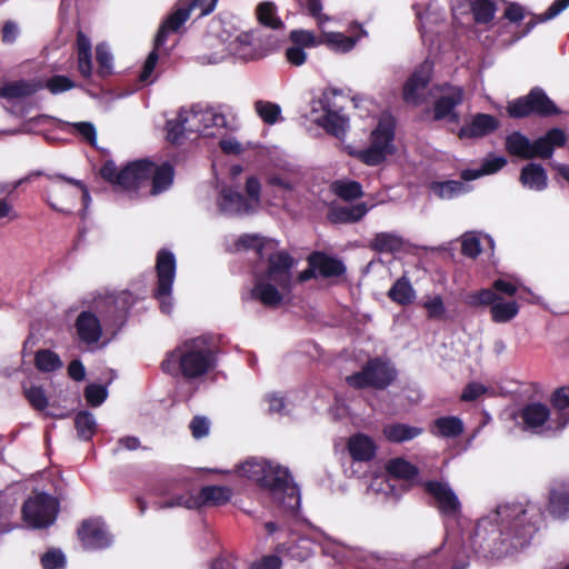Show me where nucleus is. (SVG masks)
I'll list each match as a JSON object with an SVG mask.
<instances>
[{
	"label": "nucleus",
	"instance_id": "nucleus-1",
	"mask_svg": "<svg viewBox=\"0 0 569 569\" xmlns=\"http://www.w3.org/2000/svg\"><path fill=\"white\" fill-rule=\"evenodd\" d=\"M99 173L103 180L122 190L136 191L151 183V194H159L172 184L174 170L169 162L157 166L148 159L131 161L118 170L114 161L107 160Z\"/></svg>",
	"mask_w": 569,
	"mask_h": 569
},
{
	"label": "nucleus",
	"instance_id": "nucleus-2",
	"mask_svg": "<svg viewBox=\"0 0 569 569\" xmlns=\"http://www.w3.org/2000/svg\"><path fill=\"white\" fill-rule=\"evenodd\" d=\"M217 366V350L209 337L188 339L166 353L160 363L163 373L186 380L200 378Z\"/></svg>",
	"mask_w": 569,
	"mask_h": 569
},
{
	"label": "nucleus",
	"instance_id": "nucleus-3",
	"mask_svg": "<svg viewBox=\"0 0 569 569\" xmlns=\"http://www.w3.org/2000/svg\"><path fill=\"white\" fill-rule=\"evenodd\" d=\"M239 472L278 498L286 512L295 513L299 509V488L290 485L291 475L287 468L268 461L248 460L239 466Z\"/></svg>",
	"mask_w": 569,
	"mask_h": 569
},
{
	"label": "nucleus",
	"instance_id": "nucleus-4",
	"mask_svg": "<svg viewBox=\"0 0 569 569\" xmlns=\"http://www.w3.org/2000/svg\"><path fill=\"white\" fill-rule=\"evenodd\" d=\"M497 538L492 545L488 543L489 551L519 549L527 546L537 531L536 526L527 520V509L520 503L505 505L497 508Z\"/></svg>",
	"mask_w": 569,
	"mask_h": 569
},
{
	"label": "nucleus",
	"instance_id": "nucleus-5",
	"mask_svg": "<svg viewBox=\"0 0 569 569\" xmlns=\"http://www.w3.org/2000/svg\"><path fill=\"white\" fill-rule=\"evenodd\" d=\"M397 377L398 371L389 359L375 357L369 358L360 371L347 376L346 382L356 390H386L393 385Z\"/></svg>",
	"mask_w": 569,
	"mask_h": 569
},
{
	"label": "nucleus",
	"instance_id": "nucleus-6",
	"mask_svg": "<svg viewBox=\"0 0 569 569\" xmlns=\"http://www.w3.org/2000/svg\"><path fill=\"white\" fill-rule=\"evenodd\" d=\"M246 193L243 196L238 188L226 186L220 190L218 206L223 212L236 216L252 213L260 203L261 183L256 176L246 180Z\"/></svg>",
	"mask_w": 569,
	"mask_h": 569
},
{
	"label": "nucleus",
	"instance_id": "nucleus-7",
	"mask_svg": "<svg viewBox=\"0 0 569 569\" xmlns=\"http://www.w3.org/2000/svg\"><path fill=\"white\" fill-rule=\"evenodd\" d=\"M506 110L511 119H523L531 116L549 118L561 113L560 108L538 86L531 88L526 96L509 101Z\"/></svg>",
	"mask_w": 569,
	"mask_h": 569
},
{
	"label": "nucleus",
	"instance_id": "nucleus-8",
	"mask_svg": "<svg viewBox=\"0 0 569 569\" xmlns=\"http://www.w3.org/2000/svg\"><path fill=\"white\" fill-rule=\"evenodd\" d=\"M436 88L441 94L432 102V120L459 124L461 118L457 109L463 103L465 89L450 82H443Z\"/></svg>",
	"mask_w": 569,
	"mask_h": 569
},
{
	"label": "nucleus",
	"instance_id": "nucleus-9",
	"mask_svg": "<svg viewBox=\"0 0 569 569\" xmlns=\"http://www.w3.org/2000/svg\"><path fill=\"white\" fill-rule=\"evenodd\" d=\"M59 509V502L46 492L36 493L22 506L23 519L34 528H46L53 523Z\"/></svg>",
	"mask_w": 569,
	"mask_h": 569
},
{
	"label": "nucleus",
	"instance_id": "nucleus-10",
	"mask_svg": "<svg viewBox=\"0 0 569 569\" xmlns=\"http://www.w3.org/2000/svg\"><path fill=\"white\" fill-rule=\"evenodd\" d=\"M422 487L432 499L430 506L436 508L442 518L456 519L460 516L461 502L448 482L427 480Z\"/></svg>",
	"mask_w": 569,
	"mask_h": 569
},
{
	"label": "nucleus",
	"instance_id": "nucleus-11",
	"mask_svg": "<svg viewBox=\"0 0 569 569\" xmlns=\"http://www.w3.org/2000/svg\"><path fill=\"white\" fill-rule=\"evenodd\" d=\"M295 259L287 251H277L268 256V267L258 276L268 279L279 287L281 291L292 290V268Z\"/></svg>",
	"mask_w": 569,
	"mask_h": 569
},
{
	"label": "nucleus",
	"instance_id": "nucleus-12",
	"mask_svg": "<svg viewBox=\"0 0 569 569\" xmlns=\"http://www.w3.org/2000/svg\"><path fill=\"white\" fill-rule=\"evenodd\" d=\"M432 62L425 60L409 76L402 87V99L408 104L420 106L432 79Z\"/></svg>",
	"mask_w": 569,
	"mask_h": 569
},
{
	"label": "nucleus",
	"instance_id": "nucleus-13",
	"mask_svg": "<svg viewBox=\"0 0 569 569\" xmlns=\"http://www.w3.org/2000/svg\"><path fill=\"white\" fill-rule=\"evenodd\" d=\"M289 46L284 51L286 60L295 67H300L307 61L305 49L316 48L322 44L321 38L315 32L303 29H295L289 33Z\"/></svg>",
	"mask_w": 569,
	"mask_h": 569
},
{
	"label": "nucleus",
	"instance_id": "nucleus-14",
	"mask_svg": "<svg viewBox=\"0 0 569 569\" xmlns=\"http://www.w3.org/2000/svg\"><path fill=\"white\" fill-rule=\"evenodd\" d=\"M156 271L158 280L153 293L154 298L160 299L169 297L176 276V258L171 251L161 249L157 253Z\"/></svg>",
	"mask_w": 569,
	"mask_h": 569
},
{
	"label": "nucleus",
	"instance_id": "nucleus-15",
	"mask_svg": "<svg viewBox=\"0 0 569 569\" xmlns=\"http://www.w3.org/2000/svg\"><path fill=\"white\" fill-rule=\"evenodd\" d=\"M98 306H103L100 312L104 326L120 328L127 320L132 300L129 293L123 292L117 297L106 298Z\"/></svg>",
	"mask_w": 569,
	"mask_h": 569
},
{
	"label": "nucleus",
	"instance_id": "nucleus-16",
	"mask_svg": "<svg viewBox=\"0 0 569 569\" xmlns=\"http://www.w3.org/2000/svg\"><path fill=\"white\" fill-rule=\"evenodd\" d=\"M337 91L326 90L322 92L319 102L320 108L323 111V116L318 121L319 126H321L329 134L341 139L345 137L348 119L341 116L338 111L333 110L330 104L331 96H335Z\"/></svg>",
	"mask_w": 569,
	"mask_h": 569
},
{
	"label": "nucleus",
	"instance_id": "nucleus-17",
	"mask_svg": "<svg viewBox=\"0 0 569 569\" xmlns=\"http://www.w3.org/2000/svg\"><path fill=\"white\" fill-rule=\"evenodd\" d=\"M77 535L86 549H103L111 543V537L99 519H84L78 528Z\"/></svg>",
	"mask_w": 569,
	"mask_h": 569
},
{
	"label": "nucleus",
	"instance_id": "nucleus-18",
	"mask_svg": "<svg viewBox=\"0 0 569 569\" xmlns=\"http://www.w3.org/2000/svg\"><path fill=\"white\" fill-rule=\"evenodd\" d=\"M74 328L79 341L87 346L98 343L103 333L100 318L89 310H83L77 316Z\"/></svg>",
	"mask_w": 569,
	"mask_h": 569
},
{
	"label": "nucleus",
	"instance_id": "nucleus-19",
	"mask_svg": "<svg viewBox=\"0 0 569 569\" xmlns=\"http://www.w3.org/2000/svg\"><path fill=\"white\" fill-rule=\"evenodd\" d=\"M499 120L488 113H476L470 123L462 126L457 136L459 139H477L493 133L499 128Z\"/></svg>",
	"mask_w": 569,
	"mask_h": 569
},
{
	"label": "nucleus",
	"instance_id": "nucleus-20",
	"mask_svg": "<svg viewBox=\"0 0 569 569\" xmlns=\"http://www.w3.org/2000/svg\"><path fill=\"white\" fill-rule=\"evenodd\" d=\"M566 142L567 137L565 131L559 128H552L548 130L545 136L531 142L530 159H550L555 148L563 147Z\"/></svg>",
	"mask_w": 569,
	"mask_h": 569
},
{
	"label": "nucleus",
	"instance_id": "nucleus-21",
	"mask_svg": "<svg viewBox=\"0 0 569 569\" xmlns=\"http://www.w3.org/2000/svg\"><path fill=\"white\" fill-rule=\"evenodd\" d=\"M188 6H184L183 0H179L173 11L161 23L156 37V47H162L170 32H176L180 27L188 21L191 14Z\"/></svg>",
	"mask_w": 569,
	"mask_h": 569
},
{
	"label": "nucleus",
	"instance_id": "nucleus-22",
	"mask_svg": "<svg viewBox=\"0 0 569 569\" xmlns=\"http://www.w3.org/2000/svg\"><path fill=\"white\" fill-rule=\"evenodd\" d=\"M278 288L273 282L256 274L251 297L264 307L276 308L283 300V296Z\"/></svg>",
	"mask_w": 569,
	"mask_h": 569
},
{
	"label": "nucleus",
	"instance_id": "nucleus-23",
	"mask_svg": "<svg viewBox=\"0 0 569 569\" xmlns=\"http://www.w3.org/2000/svg\"><path fill=\"white\" fill-rule=\"evenodd\" d=\"M307 261L308 264L316 268L323 278L340 277L346 272V267L340 259L322 251H313L309 254Z\"/></svg>",
	"mask_w": 569,
	"mask_h": 569
},
{
	"label": "nucleus",
	"instance_id": "nucleus-24",
	"mask_svg": "<svg viewBox=\"0 0 569 569\" xmlns=\"http://www.w3.org/2000/svg\"><path fill=\"white\" fill-rule=\"evenodd\" d=\"M548 511L555 518H563L569 513V481H556L550 488Z\"/></svg>",
	"mask_w": 569,
	"mask_h": 569
},
{
	"label": "nucleus",
	"instance_id": "nucleus-25",
	"mask_svg": "<svg viewBox=\"0 0 569 569\" xmlns=\"http://www.w3.org/2000/svg\"><path fill=\"white\" fill-rule=\"evenodd\" d=\"M552 407L551 423L555 429L561 430L569 423V387L557 388L550 398Z\"/></svg>",
	"mask_w": 569,
	"mask_h": 569
},
{
	"label": "nucleus",
	"instance_id": "nucleus-26",
	"mask_svg": "<svg viewBox=\"0 0 569 569\" xmlns=\"http://www.w3.org/2000/svg\"><path fill=\"white\" fill-rule=\"evenodd\" d=\"M522 423L528 430L541 428L553 417L550 409L541 402H531L526 405L519 413Z\"/></svg>",
	"mask_w": 569,
	"mask_h": 569
},
{
	"label": "nucleus",
	"instance_id": "nucleus-27",
	"mask_svg": "<svg viewBox=\"0 0 569 569\" xmlns=\"http://www.w3.org/2000/svg\"><path fill=\"white\" fill-rule=\"evenodd\" d=\"M347 449L355 461H370L377 452L375 441L365 433L351 436L348 440Z\"/></svg>",
	"mask_w": 569,
	"mask_h": 569
},
{
	"label": "nucleus",
	"instance_id": "nucleus-28",
	"mask_svg": "<svg viewBox=\"0 0 569 569\" xmlns=\"http://www.w3.org/2000/svg\"><path fill=\"white\" fill-rule=\"evenodd\" d=\"M368 212L365 202L352 206L331 207L328 212V219L332 223H355L360 221Z\"/></svg>",
	"mask_w": 569,
	"mask_h": 569
},
{
	"label": "nucleus",
	"instance_id": "nucleus-29",
	"mask_svg": "<svg viewBox=\"0 0 569 569\" xmlns=\"http://www.w3.org/2000/svg\"><path fill=\"white\" fill-rule=\"evenodd\" d=\"M519 181L526 188L542 191L547 188L548 177L543 167L536 162H529L522 167Z\"/></svg>",
	"mask_w": 569,
	"mask_h": 569
},
{
	"label": "nucleus",
	"instance_id": "nucleus-30",
	"mask_svg": "<svg viewBox=\"0 0 569 569\" xmlns=\"http://www.w3.org/2000/svg\"><path fill=\"white\" fill-rule=\"evenodd\" d=\"M190 121H192V110L190 112L180 111L176 120L167 121V139L171 143L177 144L186 131L200 132L202 130L198 124L187 127V123Z\"/></svg>",
	"mask_w": 569,
	"mask_h": 569
},
{
	"label": "nucleus",
	"instance_id": "nucleus-31",
	"mask_svg": "<svg viewBox=\"0 0 569 569\" xmlns=\"http://www.w3.org/2000/svg\"><path fill=\"white\" fill-rule=\"evenodd\" d=\"M385 438L392 443L410 441L423 433V429L407 423L395 422L386 425L382 429Z\"/></svg>",
	"mask_w": 569,
	"mask_h": 569
},
{
	"label": "nucleus",
	"instance_id": "nucleus-32",
	"mask_svg": "<svg viewBox=\"0 0 569 569\" xmlns=\"http://www.w3.org/2000/svg\"><path fill=\"white\" fill-rule=\"evenodd\" d=\"M231 498V491L222 486H204L197 495V507L203 506H222L226 505Z\"/></svg>",
	"mask_w": 569,
	"mask_h": 569
},
{
	"label": "nucleus",
	"instance_id": "nucleus-33",
	"mask_svg": "<svg viewBox=\"0 0 569 569\" xmlns=\"http://www.w3.org/2000/svg\"><path fill=\"white\" fill-rule=\"evenodd\" d=\"M77 60L79 73L89 79L92 74V48L90 39L82 31L77 33Z\"/></svg>",
	"mask_w": 569,
	"mask_h": 569
},
{
	"label": "nucleus",
	"instance_id": "nucleus-34",
	"mask_svg": "<svg viewBox=\"0 0 569 569\" xmlns=\"http://www.w3.org/2000/svg\"><path fill=\"white\" fill-rule=\"evenodd\" d=\"M77 194L63 186L53 187L48 192L47 202L56 211L70 214Z\"/></svg>",
	"mask_w": 569,
	"mask_h": 569
},
{
	"label": "nucleus",
	"instance_id": "nucleus-35",
	"mask_svg": "<svg viewBox=\"0 0 569 569\" xmlns=\"http://www.w3.org/2000/svg\"><path fill=\"white\" fill-rule=\"evenodd\" d=\"M388 298L399 306H409L416 298V291L408 277L402 276L395 281L388 291Z\"/></svg>",
	"mask_w": 569,
	"mask_h": 569
},
{
	"label": "nucleus",
	"instance_id": "nucleus-36",
	"mask_svg": "<svg viewBox=\"0 0 569 569\" xmlns=\"http://www.w3.org/2000/svg\"><path fill=\"white\" fill-rule=\"evenodd\" d=\"M370 249L379 253H393L400 251L403 247V240L400 236L390 232L376 233L369 244Z\"/></svg>",
	"mask_w": 569,
	"mask_h": 569
},
{
	"label": "nucleus",
	"instance_id": "nucleus-37",
	"mask_svg": "<svg viewBox=\"0 0 569 569\" xmlns=\"http://www.w3.org/2000/svg\"><path fill=\"white\" fill-rule=\"evenodd\" d=\"M569 7V0H555L541 14H532L526 22L519 38L527 36L537 24L553 19Z\"/></svg>",
	"mask_w": 569,
	"mask_h": 569
},
{
	"label": "nucleus",
	"instance_id": "nucleus-38",
	"mask_svg": "<svg viewBox=\"0 0 569 569\" xmlns=\"http://www.w3.org/2000/svg\"><path fill=\"white\" fill-rule=\"evenodd\" d=\"M506 150L510 156L521 159H530L531 141L519 131H515L506 138Z\"/></svg>",
	"mask_w": 569,
	"mask_h": 569
},
{
	"label": "nucleus",
	"instance_id": "nucleus-39",
	"mask_svg": "<svg viewBox=\"0 0 569 569\" xmlns=\"http://www.w3.org/2000/svg\"><path fill=\"white\" fill-rule=\"evenodd\" d=\"M38 87L27 80H17L0 88V96L6 99H19L36 93Z\"/></svg>",
	"mask_w": 569,
	"mask_h": 569
},
{
	"label": "nucleus",
	"instance_id": "nucleus-40",
	"mask_svg": "<svg viewBox=\"0 0 569 569\" xmlns=\"http://www.w3.org/2000/svg\"><path fill=\"white\" fill-rule=\"evenodd\" d=\"M332 192L345 201H352L363 196L362 186L355 180H336L331 184Z\"/></svg>",
	"mask_w": 569,
	"mask_h": 569
},
{
	"label": "nucleus",
	"instance_id": "nucleus-41",
	"mask_svg": "<svg viewBox=\"0 0 569 569\" xmlns=\"http://www.w3.org/2000/svg\"><path fill=\"white\" fill-rule=\"evenodd\" d=\"M34 366L40 372H53L62 368L59 355L50 349H39L34 355Z\"/></svg>",
	"mask_w": 569,
	"mask_h": 569
},
{
	"label": "nucleus",
	"instance_id": "nucleus-42",
	"mask_svg": "<svg viewBox=\"0 0 569 569\" xmlns=\"http://www.w3.org/2000/svg\"><path fill=\"white\" fill-rule=\"evenodd\" d=\"M74 428L80 439L91 440L97 431V422L93 415L88 410L79 411L74 417Z\"/></svg>",
	"mask_w": 569,
	"mask_h": 569
},
{
	"label": "nucleus",
	"instance_id": "nucleus-43",
	"mask_svg": "<svg viewBox=\"0 0 569 569\" xmlns=\"http://www.w3.org/2000/svg\"><path fill=\"white\" fill-rule=\"evenodd\" d=\"M433 433L445 438H456L463 432L462 421L458 417H440L433 421Z\"/></svg>",
	"mask_w": 569,
	"mask_h": 569
},
{
	"label": "nucleus",
	"instance_id": "nucleus-44",
	"mask_svg": "<svg viewBox=\"0 0 569 569\" xmlns=\"http://www.w3.org/2000/svg\"><path fill=\"white\" fill-rule=\"evenodd\" d=\"M387 471L390 476L403 480H411L419 473L418 468L403 458L391 459L387 465Z\"/></svg>",
	"mask_w": 569,
	"mask_h": 569
},
{
	"label": "nucleus",
	"instance_id": "nucleus-45",
	"mask_svg": "<svg viewBox=\"0 0 569 569\" xmlns=\"http://www.w3.org/2000/svg\"><path fill=\"white\" fill-rule=\"evenodd\" d=\"M395 139V130L390 124L379 123L371 132V146H377L388 153L393 152L392 141Z\"/></svg>",
	"mask_w": 569,
	"mask_h": 569
},
{
	"label": "nucleus",
	"instance_id": "nucleus-46",
	"mask_svg": "<svg viewBox=\"0 0 569 569\" xmlns=\"http://www.w3.org/2000/svg\"><path fill=\"white\" fill-rule=\"evenodd\" d=\"M470 8L475 21L481 24L491 22L497 11L493 0H473Z\"/></svg>",
	"mask_w": 569,
	"mask_h": 569
},
{
	"label": "nucleus",
	"instance_id": "nucleus-47",
	"mask_svg": "<svg viewBox=\"0 0 569 569\" xmlns=\"http://www.w3.org/2000/svg\"><path fill=\"white\" fill-rule=\"evenodd\" d=\"M257 18L260 24L277 30L283 28L282 20L277 16L272 2H262L257 7Z\"/></svg>",
	"mask_w": 569,
	"mask_h": 569
},
{
	"label": "nucleus",
	"instance_id": "nucleus-48",
	"mask_svg": "<svg viewBox=\"0 0 569 569\" xmlns=\"http://www.w3.org/2000/svg\"><path fill=\"white\" fill-rule=\"evenodd\" d=\"M519 312V306L516 301L496 302L490 308L493 322L503 323L513 319Z\"/></svg>",
	"mask_w": 569,
	"mask_h": 569
},
{
	"label": "nucleus",
	"instance_id": "nucleus-49",
	"mask_svg": "<svg viewBox=\"0 0 569 569\" xmlns=\"http://www.w3.org/2000/svg\"><path fill=\"white\" fill-rule=\"evenodd\" d=\"M440 199H452L465 191V183L458 180L433 181L430 186Z\"/></svg>",
	"mask_w": 569,
	"mask_h": 569
},
{
	"label": "nucleus",
	"instance_id": "nucleus-50",
	"mask_svg": "<svg viewBox=\"0 0 569 569\" xmlns=\"http://www.w3.org/2000/svg\"><path fill=\"white\" fill-rule=\"evenodd\" d=\"M499 299L496 291L489 288L480 289L478 291L467 295L465 303L472 308L478 307H492Z\"/></svg>",
	"mask_w": 569,
	"mask_h": 569
},
{
	"label": "nucleus",
	"instance_id": "nucleus-51",
	"mask_svg": "<svg viewBox=\"0 0 569 569\" xmlns=\"http://www.w3.org/2000/svg\"><path fill=\"white\" fill-rule=\"evenodd\" d=\"M96 60L98 63L97 73L100 78H107L113 73V57L104 43H98L96 47Z\"/></svg>",
	"mask_w": 569,
	"mask_h": 569
},
{
	"label": "nucleus",
	"instance_id": "nucleus-52",
	"mask_svg": "<svg viewBox=\"0 0 569 569\" xmlns=\"http://www.w3.org/2000/svg\"><path fill=\"white\" fill-rule=\"evenodd\" d=\"M254 109L261 120L270 126L277 123L281 117V108L274 102L258 100Z\"/></svg>",
	"mask_w": 569,
	"mask_h": 569
},
{
	"label": "nucleus",
	"instance_id": "nucleus-53",
	"mask_svg": "<svg viewBox=\"0 0 569 569\" xmlns=\"http://www.w3.org/2000/svg\"><path fill=\"white\" fill-rule=\"evenodd\" d=\"M322 43L336 51L348 52L356 46V40L352 37L346 36L341 32H330L325 34Z\"/></svg>",
	"mask_w": 569,
	"mask_h": 569
},
{
	"label": "nucleus",
	"instance_id": "nucleus-54",
	"mask_svg": "<svg viewBox=\"0 0 569 569\" xmlns=\"http://www.w3.org/2000/svg\"><path fill=\"white\" fill-rule=\"evenodd\" d=\"M23 395L34 410L42 411L48 407V397L42 387L31 386L30 388H24Z\"/></svg>",
	"mask_w": 569,
	"mask_h": 569
},
{
	"label": "nucleus",
	"instance_id": "nucleus-55",
	"mask_svg": "<svg viewBox=\"0 0 569 569\" xmlns=\"http://www.w3.org/2000/svg\"><path fill=\"white\" fill-rule=\"evenodd\" d=\"M160 47H156V42L153 41V49L148 54L142 69L139 74V81L142 83H152L157 77L152 78V74L156 70L158 60H159V50Z\"/></svg>",
	"mask_w": 569,
	"mask_h": 569
},
{
	"label": "nucleus",
	"instance_id": "nucleus-56",
	"mask_svg": "<svg viewBox=\"0 0 569 569\" xmlns=\"http://www.w3.org/2000/svg\"><path fill=\"white\" fill-rule=\"evenodd\" d=\"M270 242V240L256 234H243L238 240L240 247L253 250L260 259L263 258V250Z\"/></svg>",
	"mask_w": 569,
	"mask_h": 569
},
{
	"label": "nucleus",
	"instance_id": "nucleus-57",
	"mask_svg": "<svg viewBox=\"0 0 569 569\" xmlns=\"http://www.w3.org/2000/svg\"><path fill=\"white\" fill-rule=\"evenodd\" d=\"M83 395L91 407H99L107 399L108 391L102 385L90 383L84 388Z\"/></svg>",
	"mask_w": 569,
	"mask_h": 569
},
{
	"label": "nucleus",
	"instance_id": "nucleus-58",
	"mask_svg": "<svg viewBox=\"0 0 569 569\" xmlns=\"http://www.w3.org/2000/svg\"><path fill=\"white\" fill-rule=\"evenodd\" d=\"M40 560L43 569H63L66 567V557L59 549H49Z\"/></svg>",
	"mask_w": 569,
	"mask_h": 569
},
{
	"label": "nucleus",
	"instance_id": "nucleus-59",
	"mask_svg": "<svg viewBox=\"0 0 569 569\" xmlns=\"http://www.w3.org/2000/svg\"><path fill=\"white\" fill-rule=\"evenodd\" d=\"M389 153L377 146H369L359 152V159L367 166H378L382 163Z\"/></svg>",
	"mask_w": 569,
	"mask_h": 569
},
{
	"label": "nucleus",
	"instance_id": "nucleus-60",
	"mask_svg": "<svg viewBox=\"0 0 569 569\" xmlns=\"http://www.w3.org/2000/svg\"><path fill=\"white\" fill-rule=\"evenodd\" d=\"M76 87V83L67 76L56 74L46 81V88L52 93L58 94Z\"/></svg>",
	"mask_w": 569,
	"mask_h": 569
},
{
	"label": "nucleus",
	"instance_id": "nucleus-61",
	"mask_svg": "<svg viewBox=\"0 0 569 569\" xmlns=\"http://www.w3.org/2000/svg\"><path fill=\"white\" fill-rule=\"evenodd\" d=\"M199 117H201V119L210 118V123H206L203 129L211 127L224 128L227 126V119L224 114L216 112L213 108H208L204 111L192 110V119H198Z\"/></svg>",
	"mask_w": 569,
	"mask_h": 569
},
{
	"label": "nucleus",
	"instance_id": "nucleus-62",
	"mask_svg": "<svg viewBox=\"0 0 569 569\" xmlns=\"http://www.w3.org/2000/svg\"><path fill=\"white\" fill-rule=\"evenodd\" d=\"M20 219L13 202L8 197H0V223H10Z\"/></svg>",
	"mask_w": 569,
	"mask_h": 569
},
{
	"label": "nucleus",
	"instance_id": "nucleus-63",
	"mask_svg": "<svg viewBox=\"0 0 569 569\" xmlns=\"http://www.w3.org/2000/svg\"><path fill=\"white\" fill-rule=\"evenodd\" d=\"M422 307L427 310L429 319H440L446 312L445 303L440 296H435L433 298L425 301Z\"/></svg>",
	"mask_w": 569,
	"mask_h": 569
},
{
	"label": "nucleus",
	"instance_id": "nucleus-64",
	"mask_svg": "<svg viewBox=\"0 0 569 569\" xmlns=\"http://www.w3.org/2000/svg\"><path fill=\"white\" fill-rule=\"evenodd\" d=\"M282 560L277 555L263 556L261 559L253 561L250 569H280Z\"/></svg>",
	"mask_w": 569,
	"mask_h": 569
}]
</instances>
